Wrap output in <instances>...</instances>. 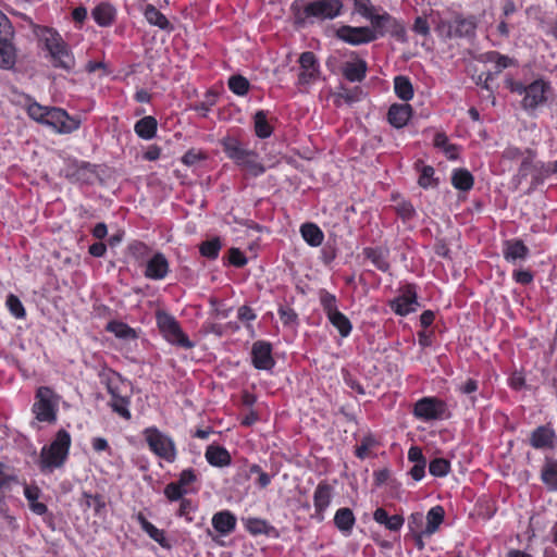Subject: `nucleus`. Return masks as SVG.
Segmentation results:
<instances>
[{"label":"nucleus","mask_w":557,"mask_h":557,"mask_svg":"<svg viewBox=\"0 0 557 557\" xmlns=\"http://www.w3.org/2000/svg\"><path fill=\"white\" fill-rule=\"evenodd\" d=\"M170 271L169 261L161 252H156L146 264L145 276L150 280H163Z\"/></svg>","instance_id":"obj_16"},{"label":"nucleus","mask_w":557,"mask_h":557,"mask_svg":"<svg viewBox=\"0 0 557 557\" xmlns=\"http://www.w3.org/2000/svg\"><path fill=\"white\" fill-rule=\"evenodd\" d=\"M320 301L323 310L326 313V317L331 315L333 312L339 311L337 307V300L334 295L327 292H323L320 296Z\"/></svg>","instance_id":"obj_53"},{"label":"nucleus","mask_w":557,"mask_h":557,"mask_svg":"<svg viewBox=\"0 0 557 557\" xmlns=\"http://www.w3.org/2000/svg\"><path fill=\"white\" fill-rule=\"evenodd\" d=\"M510 90L518 95H523L521 106L530 114L545 106L553 94L550 83L542 78L535 79L527 86L519 82H512Z\"/></svg>","instance_id":"obj_3"},{"label":"nucleus","mask_w":557,"mask_h":557,"mask_svg":"<svg viewBox=\"0 0 557 557\" xmlns=\"http://www.w3.org/2000/svg\"><path fill=\"white\" fill-rule=\"evenodd\" d=\"M333 498V488L326 483H320L313 493V506L319 519L322 520L323 512L330 506Z\"/></svg>","instance_id":"obj_18"},{"label":"nucleus","mask_w":557,"mask_h":557,"mask_svg":"<svg viewBox=\"0 0 557 557\" xmlns=\"http://www.w3.org/2000/svg\"><path fill=\"white\" fill-rule=\"evenodd\" d=\"M71 435L65 430L58 431L54 440L40 451V465L42 469L53 470L61 467L69 455Z\"/></svg>","instance_id":"obj_5"},{"label":"nucleus","mask_w":557,"mask_h":557,"mask_svg":"<svg viewBox=\"0 0 557 557\" xmlns=\"http://www.w3.org/2000/svg\"><path fill=\"white\" fill-rule=\"evenodd\" d=\"M476 22L473 16L457 15L450 21H441L436 32L443 38L470 37L474 34Z\"/></svg>","instance_id":"obj_11"},{"label":"nucleus","mask_w":557,"mask_h":557,"mask_svg":"<svg viewBox=\"0 0 557 557\" xmlns=\"http://www.w3.org/2000/svg\"><path fill=\"white\" fill-rule=\"evenodd\" d=\"M107 389L111 395L110 406L112 410L125 420H129L132 418L129 411L131 383L113 372L107 376Z\"/></svg>","instance_id":"obj_4"},{"label":"nucleus","mask_w":557,"mask_h":557,"mask_svg":"<svg viewBox=\"0 0 557 557\" xmlns=\"http://www.w3.org/2000/svg\"><path fill=\"white\" fill-rule=\"evenodd\" d=\"M5 305L11 314L14 315L16 319H23L25 317V308L22 301L15 295L10 294L7 297Z\"/></svg>","instance_id":"obj_46"},{"label":"nucleus","mask_w":557,"mask_h":557,"mask_svg":"<svg viewBox=\"0 0 557 557\" xmlns=\"http://www.w3.org/2000/svg\"><path fill=\"white\" fill-rule=\"evenodd\" d=\"M107 330L120 338H134L135 332L127 324L119 321L109 322Z\"/></svg>","instance_id":"obj_44"},{"label":"nucleus","mask_w":557,"mask_h":557,"mask_svg":"<svg viewBox=\"0 0 557 557\" xmlns=\"http://www.w3.org/2000/svg\"><path fill=\"white\" fill-rule=\"evenodd\" d=\"M413 416L423 422L444 420L449 417L447 404L437 397H423L413 406Z\"/></svg>","instance_id":"obj_9"},{"label":"nucleus","mask_w":557,"mask_h":557,"mask_svg":"<svg viewBox=\"0 0 557 557\" xmlns=\"http://www.w3.org/2000/svg\"><path fill=\"white\" fill-rule=\"evenodd\" d=\"M355 523V515L349 508L343 507L336 510L334 515V524L343 535L349 536Z\"/></svg>","instance_id":"obj_22"},{"label":"nucleus","mask_w":557,"mask_h":557,"mask_svg":"<svg viewBox=\"0 0 557 557\" xmlns=\"http://www.w3.org/2000/svg\"><path fill=\"white\" fill-rule=\"evenodd\" d=\"M280 318L285 325H292L297 320L296 312L290 308H281L278 310Z\"/></svg>","instance_id":"obj_61"},{"label":"nucleus","mask_w":557,"mask_h":557,"mask_svg":"<svg viewBox=\"0 0 557 557\" xmlns=\"http://www.w3.org/2000/svg\"><path fill=\"white\" fill-rule=\"evenodd\" d=\"M343 4L339 0H317L305 7V17L333 20L341 14Z\"/></svg>","instance_id":"obj_12"},{"label":"nucleus","mask_w":557,"mask_h":557,"mask_svg":"<svg viewBox=\"0 0 557 557\" xmlns=\"http://www.w3.org/2000/svg\"><path fill=\"white\" fill-rule=\"evenodd\" d=\"M250 474H257L258 480L257 483L261 488L267 487L271 483V475L262 471L261 467L258 465H252L249 468Z\"/></svg>","instance_id":"obj_57"},{"label":"nucleus","mask_w":557,"mask_h":557,"mask_svg":"<svg viewBox=\"0 0 557 557\" xmlns=\"http://www.w3.org/2000/svg\"><path fill=\"white\" fill-rule=\"evenodd\" d=\"M206 460L213 467H226L231 465L232 458L230 453L222 446L210 445L205 453Z\"/></svg>","instance_id":"obj_26"},{"label":"nucleus","mask_w":557,"mask_h":557,"mask_svg":"<svg viewBox=\"0 0 557 557\" xmlns=\"http://www.w3.org/2000/svg\"><path fill=\"white\" fill-rule=\"evenodd\" d=\"M212 525L221 535H227L235 530L236 517L228 510L216 512L212 517Z\"/></svg>","instance_id":"obj_25"},{"label":"nucleus","mask_w":557,"mask_h":557,"mask_svg":"<svg viewBox=\"0 0 557 557\" xmlns=\"http://www.w3.org/2000/svg\"><path fill=\"white\" fill-rule=\"evenodd\" d=\"M14 30L9 18L0 11V69H12L17 60L13 44Z\"/></svg>","instance_id":"obj_8"},{"label":"nucleus","mask_w":557,"mask_h":557,"mask_svg":"<svg viewBox=\"0 0 557 557\" xmlns=\"http://www.w3.org/2000/svg\"><path fill=\"white\" fill-rule=\"evenodd\" d=\"M555 441V433L547 426H539L533 431L530 442L534 448L552 447Z\"/></svg>","instance_id":"obj_28"},{"label":"nucleus","mask_w":557,"mask_h":557,"mask_svg":"<svg viewBox=\"0 0 557 557\" xmlns=\"http://www.w3.org/2000/svg\"><path fill=\"white\" fill-rule=\"evenodd\" d=\"M398 214L404 219H409L413 215V207L409 202L398 203L396 207Z\"/></svg>","instance_id":"obj_64"},{"label":"nucleus","mask_w":557,"mask_h":557,"mask_svg":"<svg viewBox=\"0 0 557 557\" xmlns=\"http://www.w3.org/2000/svg\"><path fill=\"white\" fill-rule=\"evenodd\" d=\"M253 120L256 135L260 138H268L272 134V127L268 123L265 113L263 111H258L255 114Z\"/></svg>","instance_id":"obj_43"},{"label":"nucleus","mask_w":557,"mask_h":557,"mask_svg":"<svg viewBox=\"0 0 557 557\" xmlns=\"http://www.w3.org/2000/svg\"><path fill=\"white\" fill-rule=\"evenodd\" d=\"M137 520L141 527V529L157 543L161 546L166 547L168 542L163 530L158 529L151 522H149L141 513L138 515Z\"/></svg>","instance_id":"obj_34"},{"label":"nucleus","mask_w":557,"mask_h":557,"mask_svg":"<svg viewBox=\"0 0 557 557\" xmlns=\"http://www.w3.org/2000/svg\"><path fill=\"white\" fill-rule=\"evenodd\" d=\"M157 324L164 338L176 346L190 349L195 344L182 331L175 318L166 312L157 313Z\"/></svg>","instance_id":"obj_10"},{"label":"nucleus","mask_w":557,"mask_h":557,"mask_svg":"<svg viewBox=\"0 0 557 557\" xmlns=\"http://www.w3.org/2000/svg\"><path fill=\"white\" fill-rule=\"evenodd\" d=\"M411 113H412V109L409 104L395 103V104L391 106L388 113H387V119H388V122L394 127L401 128L408 123V121L411 116Z\"/></svg>","instance_id":"obj_21"},{"label":"nucleus","mask_w":557,"mask_h":557,"mask_svg":"<svg viewBox=\"0 0 557 557\" xmlns=\"http://www.w3.org/2000/svg\"><path fill=\"white\" fill-rule=\"evenodd\" d=\"M542 478L550 490L557 491V462L548 463L542 472Z\"/></svg>","instance_id":"obj_47"},{"label":"nucleus","mask_w":557,"mask_h":557,"mask_svg":"<svg viewBox=\"0 0 557 557\" xmlns=\"http://www.w3.org/2000/svg\"><path fill=\"white\" fill-rule=\"evenodd\" d=\"M35 33L45 49L49 52L53 66L66 71H71L74 67V57L67 44L57 30L49 27H37Z\"/></svg>","instance_id":"obj_2"},{"label":"nucleus","mask_w":557,"mask_h":557,"mask_svg":"<svg viewBox=\"0 0 557 557\" xmlns=\"http://www.w3.org/2000/svg\"><path fill=\"white\" fill-rule=\"evenodd\" d=\"M327 319L343 337H347L350 334L352 325L349 319L341 311L333 312Z\"/></svg>","instance_id":"obj_38"},{"label":"nucleus","mask_w":557,"mask_h":557,"mask_svg":"<svg viewBox=\"0 0 557 557\" xmlns=\"http://www.w3.org/2000/svg\"><path fill=\"white\" fill-rule=\"evenodd\" d=\"M434 145L442 149L448 159L455 160L458 158V148L455 145L449 144L445 134L437 133L434 137Z\"/></svg>","instance_id":"obj_42"},{"label":"nucleus","mask_w":557,"mask_h":557,"mask_svg":"<svg viewBox=\"0 0 557 557\" xmlns=\"http://www.w3.org/2000/svg\"><path fill=\"white\" fill-rule=\"evenodd\" d=\"M394 89L396 95L404 101H408L413 97L412 84L406 76L395 77Z\"/></svg>","instance_id":"obj_39"},{"label":"nucleus","mask_w":557,"mask_h":557,"mask_svg":"<svg viewBox=\"0 0 557 557\" xmlns=\"http://www.w3.org/2000/svg\"><path fill=\"white\" fill-rule=\"evenodd\" d=\"M391 307L399 315H407L416 311L418 307L416 292L411 287H407L391 302Z\"/></svg>","instance_id":"obj_17"},{"label":"nucleus","mask_w":557,"mask_h":557,"mask_svg":"<svg viewBox=\"0 0 557 557\" xmlns=\"http://www.w3.org/2000/svg\"><path fill=\"white\" fill-rule=\"evenodd\" d=\"M336 36L349 45L359 46L374 41L376 39V32L368 26L354 27L344 25L336 30Z\"/></svg>","instance_id":"obj_13"},{"label":"nucleus","mask_w":557,"mask_h":557,"mask_svg":"<svg viewBox=\"0 0 557 557\" xmlns=\"http://www.w3.org/2000/svg\"><path fill=\"white\" fill-rule=\"evenodd\" d=\"M221 145L227 158L234 163H237L249 150L237 137L231 135L223 137Z\"/></svg>","instance_id":"obj_19"},{"label":"nucleus","mask_w":557,"mask_h":557,"mask_svg":"<svg viewBox=\"0 0 557 557\" xmlns=\"http://www.w3.org/2000/svg\"><path fill=\"white\" fill-rule=\"evenodd\" d=\"M220 249L221 244L218 238L207 240L202 243V245L200 246L201 255L210 259H215L219 255Z\"/></svg>","instance_id":"obj_49"},{"label":"nucleus","mask_w":557,"mask_h":557,"mask_svg":"<svg viewBox=\"0 0 557 557\" xmlns=\"http://www.w3.org/2000/svg\"><path fill=\"white\" fill-rule=\"evenodd\" d=\"M146 21L151 25L162 30L171 32L173 29L172 24L166 16L161 13L153 4H146L141 10Z\"/></svg>","instance_id":"obj_24"},{"label":"nucleus","mask_w":557,"mask_h":557,"mask_svg":"<svg viewBox=\"0 0 557 557\" xmlns=\"http://www.w3.org/2000/svg\"><path fill=\"white\" fill-rule=\"evenodd\" d=\"M143 436L149 449L160 459L173 463L177 457V449L174 440L156 426L146 428Z\"/></svg>","instance_id":"obj_6"},{"label":"nucleus","mask_w":557,"mask_h":557,"mask_svg":"<svg viewBox=\"0 0 557 557\" xmlns=\"http://www.w3.org/2000/svg\"><path fill=\"white\" fill-rule=\"evenodd\" d=\"M60 397L50 387L40 386L36 391L32 412L39 422L54 423L59 410Z\"/></svg>","instance_id":"obj_7"},{"label":"nucleus","mask_w":557,"mask_h":557,"mask_svg":"<svg viewBox=\"0 0 557 557\" xmlns=\"http://www.w3.org/2000/svg\"><path fill=\"white\" fill-rule=\"evenodd\" d=\"M413 30L422 36H428L430 34V27L428 21L423 17H417L413 24Z\"/></svg>","instance_id":"obj_63"},{"label":"nucleus","mask_w":557,"mask_h":557,"mask_svg":"<svg viewBox=\"0 0 557 557\" xmlns=\"http://www.w3.org/2000/svg\"><path fill=\"white\" fill-rule=\"evenodd\" d=\"M373 519L376 523L384 525L387 530L397 532L399 531L405 522V519L400 515L388 516L384 508H377L373 513Z\"/></svg>","instance_id":"obj_27"},{"label":"nucleus","mask_w":557,"mask_h":557,"mask_svg":"<svg viewBox=\"0 0 557 557\" xmlns=\"http://www.w3.org/2000/svg\"><path fill=\"white\" fill-rule=\"evenodd\" d=\"M205 159V154L200 150H188L182 158V161L186 165H194L200 160Z\"/></svg>","instance_id":"obj_60"},{"label":"nucleus","mask_w":557,"mask_h":557,"mask_svg":"<svg viewBox=\"0 0 557 557\" xmlns=\"http://www.w3.org/2000/svg\"><path fill=\"white\" fill-rule=\"evenodd\" d=\"M385 34H389L399 41H406V28L404 24L395 17L392 18L388 27L385 30Z\"/></svg>","instance_id":"obj_50"},{"label":"nucleus","mask_w":557,"mask_h":557,"mask_svg":"<svg viewBox=\"0 0 557 557\" xmlns=\"http://www.w3.org/2000/svg\"><path fill=\"white\" fill-rule=\"evenodd\" d=\"M444 516L445 511L442 506H434L428 511L426 517H424L426 520L423 531L425 536H430L438 530L440 525L444 521Z\"/></svg>","instance_id":"obj_29"},{"label":"nucleus","mask_w":557,"mask_h":557,"mask_svg":"<svg viewBox=\"0 0 557 557\" xmlns=\"http://www.w3.org/2000/svg\"><path fill=\"white\" fill-rule=\"evenodd\" d=\"M300 233L304 240L312 247L320 246L324 239L323 232L318 225L313 223L302 224L300 227Z\"/></svg>","instance_id":"obj_33"},{"label":"nucleus","mask_w":557,"mask_h":557,"mask_svg":"<svg viewBox=\"0 0 557 557\" xmlns=\"http://www.w3.org/2000/svg\"><path fill=\"white\" fill-rule=\"evenodd\" d=\"M189 490H183L176 482L169 483L164 488V495L170 502L180 500Z\"/></svg>","instance_id":"obj_52"},{"label":"nucleus","mask_w":557,"mask_h":557,"mask_svg":"<svg viewBox=\"0 0 557 557\" xmlns=\"http://www.w3.org/2000/svg\"><path fill=\"white\" fill-rule=\"evenodd\" d=\"M434 169L432 166H423L419 176V185L423 188L431 187L433 185Z\"/></svg>","instance_id":"obj_59"},{"label":"nucleus","mask_w":557,"mask_h":557,"mask_svg":"<svg viewBox=\"0 0 557 557\" xmlns=\"http://www.w3.org/2000/svg\"><path fill=\"white\" fill-rule=\"evenodd\" d=\"M424 516L422 512H413L408 518V528L414 534L418 545L423 546L422 537L425 536L424 531Z\"/></svg>","instance_id":"obj_37"},{"label":"nucleus","mask_w":557,"mask_h":557,"mask_svg":"<svg viewBox=\"0 0 557 557\" xmlns=\"http://www.w3.org/2000/svg\"><path fill=\"white\" fill-rule=\"evenodd\" d=\"M92 17L99 26L106 27L114 21L115 10L109 3H100L92 10Z\"/></svg>","instance_id":"obj_31"},{"label":"nucleus","mask_w":557,"mask_h":557,"mask_svg":"<svg viewBox=\"0 0 557 557\" xmlns=\"http://www.w3.org/2000/svg\"><path fill=\"white\" fill-rule=\"evenodd\" d=\"M364 255L379 270H388L387 250L381 248H366Z\"/></svg>","instance_id":"obj_36"},{"label":"nucleus","mask_w":557,"mask_h":557,"mask_svg":"<svg viewBox=\"0 0 557 557\" xmlns=\"http://www.w3.org/2000/svg\"><path fill=\"white\" fill-rule=\"evenodd\" d=\"M230 262L235 267H243L247 263V259L238 248L230 250Z\"/></svg>","instance_id":"obj_62"},{"label":"nucleus","mask_w":557,"mask_h":557,"mask_svg":"<svg viewBox=\"0 0 557 557\" xmlns=\"http://www.w3.org/2000/svg\"><path fill=\"white\" fill-rule=\"evenodd\" d=\"M429 470L434 476H445L450 470V463L444 458H436L430 462Z\"/></svg>","instance_id":"obj_48"},{"label":"nucleus","mask_w":557,"mask_h":557,"mask_svg":"<svg viewBox=\"0 0 557 557\" xmlns=\"http://www.w3.org/2000/svg\"><path fill=\"white\" fill-rule=\"evenodd\" d=\"M245 527L252 534H262L267 530V522L258 518H249L245 521Z\"/></svg>","instance_id":"obj_55"},{"label":"nucleus","mask_w":557,"mask_h":557,"mask_svg":"<svg viewBox=\"0 0 557 557\" xmlns=\"http://www.w3.org/2000/svg\"><path fill=\"white\" fill-rule=\"evenodd\" d=\"M85 497L87 507L94 509L96 513L100 515L104 510L106 503L100 495L86 494Z\"/></svg>","instance_id":"obj_56"},{"label":"nucleus","mask_w":557,"mask_h":557,"mask_svg":"<svg viewBox=\"0 0 557 557\" xmlns=\"http://www.w3.org/2000/svg\"><path fill=\"white\" fill-rule=\"evenodd\" d=\"M235 164L237 166H239L243 171L247 172L248 174H250L252 176H259V175L263 174L265 171V168L261 163L258 153L250 149Z\"/></svg>","instance_id":"obj_23"},{"label":"nucleus","mask_w":557,"mask_h":557,"mask_svg":"<svg viewBox=\"0 0 557 557\" xmlns=\"http://www.w3.org/2000/svg\"><path fill=\"white\" fill-rule=\"evenodd\" d=\"M27 113L34 121L48 125L60 134H70L79 127V121L70 116L63 109L45 107L38 102L27 106Z\"/></svg>","instance_id":"obj_1"},{"label":"nucleus","mask_w":557,"mask_h":557,"mask_svg":"<svg viewBox=\"0 0 557 557\" xmlns=\"http://www.w3.org/2000/svg\"><path fill=\"white\" fill-rule=\"evenodd\" d=\"M367 62L358 57L349 60L343 65V75L349 82H361L366 77Z\"/></svg>","instance_id":"obj_20"},{"label":"nucleus","mask_w":557,"mask_h":557,"mask_svg":"<svg viewBox=\"0 0 557 557\" xmlns=\"http://www.w3.org/2000/svg\"><path fill=\"white\" fill-rule=\"evenodd\" d=\"M228 88L237 96H245L249 90V82L240 75H235L228 79Z\"/></svg>","instance_id":"obj_45"},{"label":"nucleus","mask_w":557,"mask_h":557,"mask_svg":"<svg viewBox=\"0 0 557 557\" xmlns=\"http://www.w3.org/2000/svg\"><path fill=\"white\" fill-rule=\"evenodd\" d=\"M15 481L16 476L13 471L3 463H0V490L9 487Z\"/></svg>","instance_id":"obj_54"},{"label":"nucleus","mask_w":557,"mask_h":557,"mask_svg":"<svg viewBox=\"0 0 557 557\" xmlns=\"http://www.w3.org/2000/svg\"><path fill=\"white\" fill-rule=\"evenodd\" d=\"M251 361L258 370H271L275 361L272 357V347L269 343L259 341L253 343L251 348Z\"/></svg>","instance_id":"obj_15"},{"label":"nucleus","mask_w":557,"mask_h":557,"mask_svg":"<svg viewBox=\"0 0 557 557\" xmlns=\"http://www.w3.org/2000/svg\"><path fill=\"white\" fill-rule=\"evenodd\" d=\"M354 7L355 11L367 20L376 12V9L370 0H354Z\"/></svg>","instance_id":"obj_51"},{"label":"nucleus","mask_w":557,"mask_h":557,"mask_svg":"<svg viewBox=\"0 0 557 557\" xmlns=\"http://www.w3.org/2000/svg\"><path fill=\"white\" fill-rule=\"evenodd\" d=\"M451 183L457 189L469 190L473 186V177L469 171L460 169L453 172Z\"/></svg>","instance_id":"obj_40"},{"label":"nucleus","mask_w":557,"mask_h":557,"mask_svg":"<svg viewBox=\"0 0 557 557\" xmlns=\"http://www.w3.org/2000/svg\"><path fill=\"white\" fill-rule=\"evenodd\" d=\"M528 255V248L521 240L507 242L504 256L508 261H516L518 259H524Z\"/></svg>","instance_id":"obj_35"},{"label":"nucleus","mask_w":557,"mask_h":557,"mask_svg":"<svg viewBox=\"0 0 557 557\" xmlns=\"http://www.w3.org/2000/svg\"><path fill=\"white\" fill-rule=\"evenodd\" d=\"M157 120L152 116H145L136 122L134 131L138 137L149 140L156 136Z\"/></svg>","instance_id":"obj_30"},{"label":"nucleus","mask_w":557,"mask_h":557,"mask_svg":"<svg viewBox=\"0 0 557 557\" xmlns=\"http://www.w3.org/2000/svg\"><path fill=\"white\" fill-rule=\"evenodd\" d=\"M197 475L193 469H185L181 472L178 481L176 482L183 490H189L188 486L194 483Z\"/></svg>","instance_id":"obj_58"},{"label":"nucleus","mask_w":557,"mask_h":557,"mask_svg":"<svg viewBox=\"0 0 557 557\" xmlns=\"http://www.w3.org/2000/svg\"><path fill=\"white\" fill-rule=\"evenodd\" d=\"M24 495L34 513L42 516L47 512V506L44 503L38 502L40 497V490L37 486L25 485Z\"/></svg>","instance_id":"obj_32"},{"label":"nucleus","mask_w":557,"mask_h":557,"mask_svg":"<svg viewBox=\"0 0 557 557\" xmlns=\"http://www.w3.org/2000/svg\"><path fill=\"white\" fill-rule=\"evenodd\" d=\"M298 84L306 86L315 83L320 76V64L311 51L302 52L299 57Z\"/></svg>","instance_id":"obj_14"},{"label":"nucleus","mask_w":557,"mask_h":557,"mask_svg":"<svg viewBox=\"0 0 557 557\" xmlns=\"http://www.w3.org/2000/svg\"><path fill=\"white\" fill-rule=\"evenodd\" d=\"M393 16L388 13L384 12L382 14H377L376 12L369 18L372 27H370L372 30L376 32V38L379 36H384L385 30L388 27V24L391 23Z\"/></svg>","instance_id":"obj_41"}]
</instances>
